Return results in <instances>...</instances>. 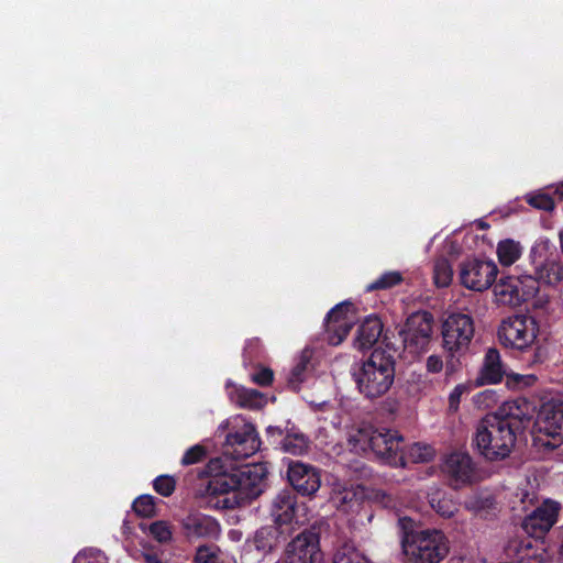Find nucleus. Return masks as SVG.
I'll return each mask as SVG.
<instances>
[{
	"label": "nucleus",
	"mask_w": 563,
	"mask_h": 563,
	"mask_svg": "<svg viewBox=\"0 0 563 563\" xmlns=\"http://www.w3.org/2000/svg\"><path fill=\"white\" fill-rule=\"evenodd\" d=\"M531 418L526 401H507L478 422L472 444L489 462L505 460L512 452L518 435L529 427Z\"/></svg>",
	"instance_id": "nucleus-1"
},
{
	"label": "nucleus",
	"mask_w": 563,
	"mask_h": 563,
	"mask_svg": "<svg viewBox=\"0 0 563 563\" xmlns=\"http://www.w3.org/2000/svg\"><path fill=\"white\" fill-rule=\"evenodd\" d=\"M267 470L264 464H245L231 472H220L208 482L207 493L223 496L218 500L222 508L233 509L250 505L264 489Z\"/></svg>",
	"instance_id": "nucleus-2"
},
{
	"label": "nucleus",
	"mask_w": 563,
	"mask_h": 563,
	"mask_svg": "<svg viewBox=\"0 0 563 563\" xmlns=\"http://www.w3.org/2000/svg\"><path fill=\"white\" fill-rule=\"evenodd\" d=\"M395 365L391 353L375 349L366 361L353 369L358 391L368 399L385 395L394 384Z\"/></svg>",
	"instance_id": "nucleus-3"
},
{
	"label": "nucleus",
	"mask_w": 563,
	"mask_h": 563,
	"mask_svg": "<svg viewBox=\"0 0 563 563\" xmlns=\"http://www.w3.org/2000/svg\"><path fill=\"white\" fill-rule=\"evenodd\" d=\"M399 525L404 531L402 552L412 563H439L448 554V539L442 531H415L413 521L408 517L400 518Z\"/></svg>",
	"instance_id": "nucleus-4"
},
{
	"label": "nucleus",
	"mask_w": 563,
	"mask_h": 563,
	"mask_svg": "<svg viewBox=\"0 0 563 563\" xmlns=\"http://www.w3.org/2000/svg\"><path fill=\"white\" fill-rule=\"evenodd\" d=\"M539 323L532 316L514 314L503 320L498 328V340L505 346L521 353H530L528 362L541 363L544 351L538 344Z\"/></svg>",
	"instance_id": "nucleus-5"
},
{
	"label": "nucleus",
	"mask_w": 563,
	"mask_h": 563,
	"mask_svg": "<svg viewBox=\"0 0 563 563\" xmlns=\"http://www.w3.org/2000/svg\"><path fill=\"white\" fill-rule=\"evenodd\" d=\"M352 441L355 448L364 452L371 451L384 463L394 466L404 464V438L397 431L364 427L352 437Z\"/></svg>",
	"instance_id": "nucleus-6"
},
{
	"label": "nucleus",
	"mask_w": 563,
	"mask_h": 563,
	"mask_svg": "<svg viewBox=\"0 0 563 563\" xmlns=\"http://www.w3.org/2000/svg\"><path fill=\"white\" fill-rule=\"evenodd\" d=\"M474 320L465 313H451L442 323V347L446 356V374L453 373L460 357L466 354L474 338Z\"/></svg>",
	"instance_id": "nucleus-7"
},
{
	"label": "nucleus",
	"mask_w": 563,
	"mask_h": 563,
	"mask_svg": "<svg viewBox=\"0 0 563 563\" xmlns=\"http://www.w3.org/2000/svg\"><path fill=\"white\" fill-rule=\"evenodd\" d=\"M434 318L429 311L412 312L399 330L405 350L412 354L426 351L431 342Z\"/></svg>",
	"instance_id": "nucleus-8"
},
{
	"label": "nucleus",
	"mask_w": 563,
	"mask_h": 563,
	"mask_svg": "<svg viewBox=\"0 0 563 563\" xmlns=\"http://www.w3.org/2000/svg\"><path fill=\"white\" fill-rule=\"evenodd\" d=\"M534 275L540 283L555 286L563 280V264L554 245L540 241L530 251Z\"/></svg>",
	"instance_id": "nucleus-9"
},
{
	"label": "nucleus",
	"mask_w": 563,
	"mask_h": 563,
	"mask_svg": "<svg viewBox=\"0 0 563 563\" xmlns=\"http://www.w3.org/2000/svg\"><path fill=\"white\" fill-rule=\"evenodd\" d=\"M240 422V426L236 423L228 432L223 443V455L234 461L252 456L261 446L255 427L243 420Z\"/></svg>",
	"instance_id": "nucleus-10"
},
{
	"label": "nucleus",
	"mask_w": 563,
	"mask_h": 563,
	"mask_svg": "<svg viewBox=\"0 0 563 563\" xmlns=\"http://www.w3.org/2000/svg\"><path fill=\"white\" fill-rule=\"evenodd\" d=\"M561 508V504L556 500L550 498L543 500L525 516L521 522L522 530L527 536L533 538L534 542H540L543 545L545 536L558 522Z\"/></svg>",
	"instance_id": "nucleus-11"
},
{
	"label": "nucleus",
	"mask_w": 563,
	"mask_h": 563,
	"mask_svg": "<svg viewBox=\"0 0 563 563\" xmlns=\"http://www.w3.org/2000/svg\"><path fill=\"white\" fill-rule=\"evenodd\" d=\"M354 322L355 307L351 301L335 305L324 318V340L333 346L341 344L349 335Z\"/></svg>",
	"instance_id": "nucleus-12"
},
{
	"label": "nucleus",
	"mask_w": 563,
	"mask_h": 563,
	"mask_svg": "<svg viewBox=\"0 0 563 563\" xmlns=\"http://www.w3.org/2000/svg\"><path fill=\"white\" fill-rule=\"evenodd\" d=\"M498 267L493 261L467 258L461 263V284L471 290L483 291L496 280Z\"/></svg>",
	"instance_id": "nucleus-13"
},
{
	"label": "nucleus",
	"mask_w": 563,
	"mask_h": 563,
	"mask_svg": "<svg viewBox=\"0 0 563 563\" xmlns=\"http://www.w3.org/2000/svg\"><path fill=\"white\" fill-rule=\"evenodd\" d=\"M442 472L453 489L472 485L477 479V467L467 452L454 451L442 463Z\"/></svg>",
	"instance_id": "nucleus-14"
},
{
	"label": "nucleus",
	"mask_w": 563,
	"mask_h": 563,
	"mask_svg": "<svg viewBox=\"0 0 563 563\" xmlns=\"http://www.w3.org/2000/svg\"><path fill=\"white\" fill-rule=\"evenodd\" d=\"M319 536L305 529L284 550V563H321Z\"/></svg>",
	"instance_id": "nucleus-15"
},
{
	"label": "nucleus",
	"mask_w": 563,
	"mask_h": 563,
	"mask_svg": "<svg viewBox=\"0 0 563 563\" xmlns=\"http://www.w3.org/2000/svg\"><path fill=\"white\" fill-rule=\"evenodd\" d=\"M287 479L291 487L302 496L313 495L321 485L320 471L302 462H289Z\"/></svg>",
	"instance_id": "nucleus-16"
},
{
	"label": "nucleus",
	"mask_w": 563,
	"mask_h": 563,
	"mask_svg": "<svg viewBox=\"0 0 563 563\" xmlns=\"http://www.w3.org/2000/svg\"><path fill=\"white\" fill-rule=\"evenodd\" d=\"M180 527L188 539L217 540L221 533V527L217 519L198 511L184 517Z\"/></svg>",
	"instance_id": "nucleus-17"
},
{
	"label": "nucleus",
	"mask_w": 563,
	"mask_h": 563,
	"mask_svg": "<svg viewBox=\"0 0 563 563\" xmlns=\"http://www.w3.org/2000/svg\"><path fill=\"white\" fill-rule=\"evenodd\" d=\"M282 495H277L273 503L272 518L274 525L263 526L254 536L256 550L265 553L272 552L278 547L282 534Z\"/></svg>",
	"instance_id": "nucleus-18"
},
{
	"label": "nucleus",
	"mask_w": 563,
	"mask_h": 563,
	"mask_svg": "<svg viewBox=\"0 0 563 563\" xmlns=\"http://www.w3.org/2000/svg\"><path fill=\"white\" fill-rule=\"evenodd\" d=\"M313 349L305 346L302 351L294 358V365L286 379L284 387L292 393H298L313 375L314 366L312 364Z\"/></svg>",
	"instance_id": "nucleus-19"
},
{
	"label": "nucleus",
	"mask_w": 563,
	"mask_h": 563,
	"mask_svg": "<svg viewBox=\"0 0 563 563\" xmlns=\"http://www.w3.org/2000/svg\"><path fill=\"white\" fill-rule=\"evenodd\" d=\"M536 426L540 433L563 441V404H544L538 413Z\"/></svg>",
	"instance_id": "nucleus-20"
},
{
	"label": "nucleus",
	"mask_w": 563,
	"mask_h": 563,
	"mask_svg": "<svg viewBox=\"0 0 563 563\" xmlns=\"http://www.w3.org/2000/svg\"><path fill=\"white\" fill-rule=\"evenodd\" d=\"M506 371L503 367L499 351L495 347L487 350L484 363L475 378V386H484L488 384H497L506 376Z\"/></svg>",
	"instance_id": "nucleus-21"
},
{
	"label": "nucleus",
	"mask_w": 563,
	"mask_h": 563,
	"mask_svg": "<svg viewBox=\"0 0 563 563\" xmlns=\"http://www.w3.org/2000/svg\"><path fill=\"white\" fill-rule=\"evenodd\" d=\"M384 324L377 316H368L357 329L353 346L358 351L371 350L383 334Z\"/></svg>",
	"instance_id": "nucleus-22"
},
{
	"label": "nucleus",
	"mask_w": 563,
	"mask_h": 563,
	"mask_svg": "<svg viewBox=\"0 0 563 563\" xmlns=\"http://www.w3.org/2000/svg\"><path fill=\"white\" fill-rule=\"evenodd\" d=\"M520 280L516 276L503 277L495 284L494 292L501 305L518 307L522 303L518 285Z\"/></svg>",
	"instance_id": "nucleus-23"
},
{
	"label": "nucleus",
	"mask_w": 563,
	"mask_h": 563,
	"mask_svg": "<svg viewBox=\"0 0 563 563\" xmlns=\"http://www.w3.org/2000/svg\"><path fill=\"white\" fill-rule=\"evenodd\" d=\"M227 388H230L229 384ZM228 394L230 400L241 408L258 409L265 404V396L256 389L233 385L231 389H228Z\"/></svg>",
	"instance_id": "nucleus-24"
},
{
	"label": "nucleus",
	"mask_w": 563,
	"mask_h": 563,
	"mask_svg": "<svg viewBox=\"0 0 563 563\" xmlns=\"http://www.w3.org/2000/svg\"><path fill=\"white\" fill-rule=\"evenodd\" d=\"M284 429L286 431L284 435V452L292 455H301L306 453L309 449L308 437L297 429L295 424L290 423V421L286 422Z\"/></svg>",
	"instance_id": "nucleus-25"
},
{
	"label": "nucleus",
	"mask_w": 563,
	"mask_h": 563,
	"mask_svg": "<svg viewBox=\"0 0 563 563\" xmlns=\"http://www.w3.org/2000/svg\"><path fill=\"white\" fill-rule=\"evenodd\" d=\"M431 508L444 518H451L457 511V507L451 497L443 490L437 489L428 495Z\"/></svg>",
	"instance_id": "nucleus-26"
},
{
	"label": "nucleus",
	"mask_w": 563,
	"mask_h": 563,
	"mask_svg": "<svg viewBox=\"0 0 563 563\" xmlns=\"http://www.w3.org/2000/svg\"><path fill=\"white\" fill-rule=\"evenodd\" d=\"M521 254V246L518 242L507 239L500 241L497 245L498 261L503 266L512 265Z\"/></svg>",
	"instance_id": "nucleus-27"
},
{
	"label": "nucleus",
	"mask_w": 563,
	"mask_h": 563,
	"mask_svg": "<svg viewBox=\"0 0 563 563\" xmlns=\"http://www.w3.org/2000/svg\"><path fill=\"white\" fill-rule=\"evenodd\" d=\"M434 449L431 445L428 444H421V443H413L408 448V450L404 451V464H400L401 466H405L407 462L411 463H426L430 462L434 457Z\"/></svg>",
	"instance_id": "nucleus-28"
},
{
	"label": "nucleus",
	"mask_w": 563,
	"mask_h": 563,
	"mask_svg": "<svg viewBox=\"0 0 563 563\" xmlns=\"http://www.w3.org/2000/svg\"><path fill=\"white\" fill-rule=\"evenodd\" d=\"M453 277V269L448 258H439L434 263L433 279L438 287H448Z\"/></svg>",
	"instance_id": "nucleus-29"
},
{
	"label": "nucleus",
	"mask_w": 563,
	"mask_h": 563,
	"mask_svg": "<svg viewBox=\"0 0 563 563\" xmlns=\"http://www.w3.org/2000/svg\"><path fill=\"white\" fill-rule=\"evenodd\" d=\"M404 280L401 273L397 271H390L382 274L377 279L371 283L367 287V291L385 290L390 289L399 285Z\"/></svg>",
	"instance_id": "nucleus-30"
},
{
	"label": "nucleus",
	"mask_w": 563,
	"mask_h": 563,
	"mask_svg": "<svg viewBox=\"0 0 563 563\" xmlns=\"http://www.w3.org/2000/svg\"><path fill=\"white\" fill-rule=\"evenodd\" d=\"M520 280L518 285L522 303L532 299L539 291L540 280L536 275L516 276Z\"/></svg>",
	"instance_id": "nucleus-31"
},
{
	"label": "nucleus",
	"mask_w": 563,
	"mask_h": 563,
	"mask_svg": "<svg viewBox=\"0 0 563 563\" xmlns=\"http://www.w3.org/2000/svg\"><path fill=\"white\" fill-rule=\"evenodd\" d=\"M525 199L529 206L538 210L552 211L555 207V198L548 192L528 194Z\"/></svg>",
	"instance_id": "nucleus-32"
},
{
	"label": "nucleus",
	"mask_w": 563,
	"mask_h": 563,
	"mask_svg": "<svg viewBox=\"0 0 563 563\" xmlns=\"http://www.w3.org/2000/svg\"><path fill=\"white\" fill-rule=\"evenodd\" d=\"M133 510L136 515L151 518L156 515V500L152 495H142L133 501Z\"/></svg>",
	"instance_id": "nucleus-33"
},
{
	"label": "nucleus",
	"mask_w": 563,
	"mask_h": 563,
	"mask_svg": "<svg viewBox=\"0 0 563 563\" xmlns=\"http://www.w3.org/2000/svg\"><path fill=\"white\" fill-rule=\"evenodd\" d=\"M333 563H368V560L356 549L343 547L335 552Z\"/></svg>",
	"instance_id": "nucleus-34"
},
{
	"label": "nucleus",
	"mask_w": 563,
	"mask_h": 563,
	"mask_svg": "<svg viewBox=\"0 0 563 563\" xmlns=\"http://www.w3.org/2000/svg\"><path fill=\"white\" fill-rule=\"evenodd\" d=\"M261 345L258 340H249L243 350V364L245 367L260 364Z\"/></svg>",
	"instance_id": "nucleus-35"
},
{
	"label": "nucleus",
	"mask_w": 563,
	"mask_h": 563,
	"mask_svg": "<svg viewBox=\"0 0 563 563\" xmlns=\"http://www.w3.org/2000/svg\"><path fill=\"white\" fill-rule=\"evenodd\" d=\"M154 490L163 497H169L176 489V479L170 475H159L153 481Z\"/></svg>",
	"instance_id": "nucleus-36"
},
{
	"label": "nucleus",
	"mask_w": 563,
	"mask_h": 563,
	"mask_svg": "<svg viewBox=\"0 0 563 563\" xmlns=\"http://www.w3.org/2000/svg\"><path fill=\"white\" fill-rule=\"evenodd\" d=\"M537 380L534 375L506 374V386L511 389H521L532 386Z\"/></svg>",
	"instance_id": "nucleus-37"
},
{
	"label": "nucleus",
	"mask_w": 563,
	"mask_h": 563,
	"mask_svg": "<svg viewBox=\"0 0 563 563\" xmlns=\"http://www.w3.org/2000/svg\"><path fill=\"white\" fill-rule=\"evenodd\" d=\"M207 456V449L201 444L189 448L181 457V465L188 466L202 462Z\"/></svg>",
	"instance_id": "nucleus-38"
},
{
	"label": "nucleus",
	"mask_w": 563,
	"mask_h": 563,
	"mask_svg": "<svg viewBox=\"0 0 563 563\" xmlns=\"http://www.w3.org/2000/svg\"><path fill=\"white\" fill-rule=\"evenodd\" d=\"M533 541L534 539L528 536V538L522 539L514 544L517 551V555L521 562L526 559H532L539 555L538 549H534L533 547Z\"/></svg>",
	"instance_id": "nucleus-39"
},
{
	"label": "nucleus",
	"mask_w": 563,
	"mask_h": 563,
	"mask_svg": "<svg viewBox=\"0 0 563 563\" xmlns=\"http://www.w3.org/2000/svg\"><path fill=\"white\" fill-rule=\"evenodd\" d=\"M255 372L250 374L251 380L262 387H266L272 384L274 374L271 368L262 367L261 364L252 366Z\"/></svg>",
	"instance_id": "nucleus-40"
},
{
	"label": "nucleus",
	"mask_w": 563,
	"mask_h": 563,
	"mask_svg": "<svg viewBox=\"0 0 563 563\" xmlns=\"http://www.w3.org/2000/svg\"><path fill=\"white\" fill-rule=\"evenodd\" d=\"M150 534L161 543L167 542L172 539V531L167 522L155 521L148 527Z\"/></svg>",
	"instance_id": "nucleus-41"
},
{
	"label": "nucleus",
	"mask_w": 563,
	"mask_h": 563,
	"mask_svg": "<svg viewBox=\"0 0 563 563\" xmlns=\"http://www.w3.org/2000/svg\"><path fill=\"white\" fill-rule=\"evenodd\" d=\"M472 390L471 384H459L449 395V409L452 412L459 410L460 402L463 395H468Z\"/></svg>",
	"instance_id": "nucleus-42"
},
{
	"label": "nucleus",
	"mask_w": 563,
	"mask_h": 563,
	"mask_svg": "<svg viewBox=\"0 0 563 563\" xmlns=\"http://www.w3.org/2000/svg\"><path fill=\"white\" fill-rule=\"evenodd\" d=\"M218 548L214 545H200L195 554L196 563H218Z\"/></svg>",
	"instance_id": "nucleus-43"
},
{
	"label": "nucleus",
	"mask_w": 563,
	"mask_h": 563,
	"mask_svg": "<svg viewBox=\"0 0 563 563\" xmlns=\"http://www.w3.org/2000/svg\"><path fill=\"white\" fill-rule=\"evenodd\" d=\"M426 367L429 373L437 374L443 368V361L441 356L432 354L427 358Z\"/></svg>",
	"instance_id": "nucleus-44"
},
{
	"label": "nucleus",
	"mask_w": 563,
	"mask_h": 563,
	"mask_svg": "<svg viewBox=\"0 0 563 563\" xmlns=\"http://www.w3.org/2000/svg\"><path fill=\"white\" fill-rule=\"evenodd\" d=\"M495 393L493 390H485L476 395L475 401L481 405L489 406L490 401H494Z\"/></svg>",
	"instance_id": "nucleus-45"
},
{
	"label": "nucleus",
	"mask_w": 563,
	"mask_h": 563,
	"mask_svg": "<svg viewBox=\"0 0 563 563\" xmlns=\"http://www.w3.org/2000/svg\"><path fill=\"white\" fill-rule=\"evenodd\" d=\"M144 561L146 563H168L162 555L155 551H147L143 553Z\"/></svg>",
	"instance_id": "nucleus-46"
},
{
	"label": "nucleus",
	"mask_w": 563,
	"mask_h": 563,
	"mask_svg": "<svg viewBox=\"0 0 563 563\" xmlns=\"http://www.w3.org/2000/svg\"><path fill=\"white\" fill-rule=\"evenodd\" d=\"M309 406L311 407V409L314 411V412H318V411H325L329 409L330 407V404L328 400H322V401H309Z\"/></svg>",
	"instance_id": "nucleus-47"
},
{
	"label": "nucleus",
	"mask_w": 563,
	"mask_h": 563,
	"mask_svg": "<svg viewBox=\"0 0 563 563\" xmlns=\"http://www.w3.org/2000/svg\"><path fill=\"white\" fill-rule=\"evenodd\" d=\"M284 506H287V509L284 510V515H283L284 525H286L287 520L290 517V512L294 510V507L291 504H289L288 498L285 495H284Z\"/></svg>",
	"instance_id": "nucleus-48"
},
{
	"label": "nucleus",
	"mask_w": 563,
	"mask_h": 563,
	"mask_svg": "<svg viewBox=\"0 0 563 563\" xmlns=\"http://www.w3.org/2000/svg\"><path fill=\"white\" fill-rule=\"evenodd\" d=\"M554 196L558 197L559 200H563V181L560 186L554 190Z\"/></svg>",
	"instance_id": "nucleus-49"
},
{
	"label": "nucleus",
	"mask_w": 563,
	"mask_h": 563,
	"mask_svg": "<svg viewBox=\"0 0 563 563\" xmlns=\"http://www.w3.org/2000/svg\"><path fill=\"white\" fill-rule=\"evenodd\" d=\"M487 227H488V224H487V223H485V222H481V224H479V228H482V229H485V228H487Z\"/></svg>",
	"instance_id": "nucleus-50"
},
{
	"label": "nucleus",
	"mask_w": 563,
	"mask_h": 563,
	"mask_svg": "<svg viewBox=\"0 0 563 563\" xmlns=\"http://www.w3.org/2000/svg\"><path fill=\"white\" fill-rule=\"evenodd\" d=\"M219 461H210L209 467L211 468L214 463H218Z\"/></svg>",
	"instance_id": "nucleus-51"
},
{
	"label": "nucleus",
	"mask_w": 563,
	"mask_h": 563,
	"mask_svg": "<svg viewBox=\"0 0 563 563\" xmlns=\"http://www.w3.org/2000/svg\"><path fill=\"white\" fill-rule=\"evenodd\" d=\"M276 563H279V560Z\"/></svg>",
	"instance_id": "nucleus-52"
}]
</instances>
